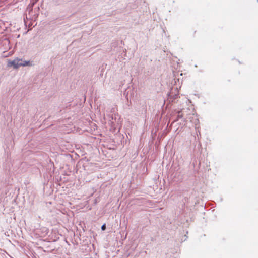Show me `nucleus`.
I'll return each mask as SVG.
<instances>
[{
    "label": "nucleus",
    "mask_w": 258,
    "mask_h": 258,
    "mask_svg": "<svg viewBox=\"0 0 258 258\" xmlns=\"http://www.w3.org/2000/svg\"><path fill=\"white\" fill-rule=\"evenodd\" d=\"M30 61L23 60L22 59L16 58L12 61H9L8 66L13 67L14 69H17L21 66H30Z\"/></svg>",
    "instance_id": "obj_1"
},
{
    "label": "nucleus",
    "mask_w": 258,
    "mask_h": 258,
    "mask_svg": "<svg viewBox=\"0 0 258 258\" xmlns=\"http://www.w3.org/2000/svg\"><path fill=\"white\" fill-rule=\"evenodd\" d=\"M168 100L169 102H174L175 100L179 97L178 93L177 92L174 93L173 92H170L167 94Z\"/></svg>",
    "instance_id": "obj_2"
},
{
    "label": "nucleus",
    "mask_w": 258,
    "mask_h": 258,
    "mask_svg": "<svg viewBox=\"0 0 258 258\" xmlns=\"http://www.w3.org/2000/svg\"><path fill=\"white\" fill-rule=\"evenodd\" d=\"M182 117V115L180 114V112L178 113V114L177 116V119H176L175 121H177L180 118H181Z\"/></svg>",
    "instance_id": "obj_3"
},
{
    "label": "nucleus",
    "mask_w": 258,
    "mask_h": 258,
    "mask_svg": "<svg viewBox=\"0 0 258 258\" xmlns=\"http://www.w3.org/2000/svg\"><path fill=\"white\" fill-rule=\"evenodd\" d=\"M106 228V224H103L101 226V230L104 231Z\"/></svg>",
    "instance_id": "obj_4"
},
{
    "label": "nucleus",
    "mask_w": 258,
    "mask_h": 258,
    "mask_svg": "<svg viewBox=\"0 0 258 258\" xmlns=\"http://www.w3.org/2000/svg\"><path fill=\"white\" fill-rule=\"evenodd\" d=\"M130 90H128V91H126H126H125V93H124V94H126V99H127V101L128 100V97H127V96H128V94H129V92H130Z\"/></svg>",
    "instance_id": "obj_5"
},
{
    "label": "nucleus",
    "mask_w": 258,
    "mask_h": 258,
    "mask_svg": "<svg viewBox=\"0 0 258 258\" xmlns=\"http://www.w3.org/2000/svg\"><path fill=\"white\" fill-rule=\"evenodd\" d=\"M133 94H134V93H131V96H132Z\"/></svg>",
    "instance_id": "obj_6"
}]
</instances>
